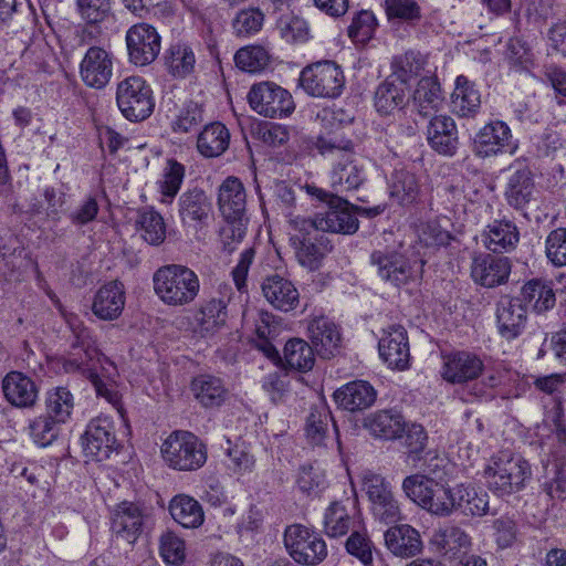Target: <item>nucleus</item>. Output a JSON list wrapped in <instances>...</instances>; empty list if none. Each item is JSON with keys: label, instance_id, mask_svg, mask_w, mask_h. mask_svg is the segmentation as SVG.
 I'll return each mask as SVG.
<instances>
[{"label": "nucleus", "instance_id": "1", "mask_svg": "<svg viewBox=\"0 0 566 566\" xmlns=\"http://www.w3.org/2000/svg\"><path fill=\"white\" fill-rule=\"evenodd\" d=\"M317 151L334 160L329 178L338 192L357 190L366 180L364 164L358 158L355 143L343 133L333 132L317 137Z\"/></svg>", "mask_w": 566, "mask_h": 566}, {"label": "nucleus", "instance_id": "2", "mask_svg": "<svg viewBox=\"0 0 566 566\" xmlns=\"http://www.w3.org/2000/svg\"><path fill=\"white\" fill-rule=\"evenodd\" d=\"M532 478V468L521 454L503 450L492 455L484 467L489 488L500 495L522 491Z\"/></svg>", "mask_w": 566, "mask_h": 566}, {"label": "nucleus", "instance_id": "3", "mask_svg": "<svg viewBox=\"0 0 566 566\" xmlns=\"http://www.w3.org/2000/svg\"><path fill=\"white\" fill-rule=\"evenodd\" d=\"M157 296L167 305L184 306L199 294L200 281L189 268L180 264L160 266L153 276Z\"/></svg>", "mask_w": 566, "mask_h": 566}, {"label": "nucleus", "instance_id": "4", "mask_svg": "<svg viewBox=\"0 0 566 566\" xmlns=\"http://www.w3.org/2000/svg\"><path fill=\"white\" fill-rule=\"evenodd\" d=\"M424 255L426 252L419 250L408 255L407 251L385 248L370 254V264L384 282L399 287L420 276L426 263Z\"/></svg>", "mask_w": 566, "mask_h": 566}, {"label": "nucleus", "instance_id": "5", "mask_svg": "<svg viewBox=\"0 0 566 566\" xmlns=\"http://www.w3.org/2000/svg\"><path fill=\"white\" fill-rule=\"evenodd\" d=\"M401 488L407 497L431 514L449 516L455 510V488L450 489L427 475H409Z\"/></svg>", "mask_w": 566, "mask_h": 566}, {"label": "nucleus", "instance_id": "6", "mask_svg": "<svg viewBox=\"0 0 566 566\" xmlns=\"http://www.w3.org/2000/svg\"><path fill=\"white\" fill-rule=\"evenodd\" d=\"M290 243L297 262L310 271L319 269L324 258L333 250L329 239L313 228L310 219H293Z\"/></svg>", "mask_w": 566, "mask_h": 566}, {"label": "nucleus", "instance_id": "7", "mask_svg": "<svg viewBox=\"0 0 566 566\" xmlns=\"http://www.w3.org/2000/svg\"><path fill=\"white\" fill-rule=\"evenodd\" d=\"M160 452L165 463L178 471H196L207 461V448L189 431H174L161 444Z\"/></svg>", "mask_w": 566, "mask_h": 566}, {"label": "nucleus", "instance_id": "8", "mask_svg": "<svg viewBox=\"0 0 566 566\" xmlns=\"http://www.w3.org/2000/svg\"><path fill=\"white\" fill-rule=\"evenodd\" d=\"M298 83L310 96L335 98L343 92L345 77L335 62L321 61L304 67L300 74Z\"/></svg>", "mask_w": 566, "mask_h": 566}, {"label": "nucleus", "instance_id": "9", "mask_svg": "<svg viewBox=\"0 0 566 566\" xmlns=\"http://www.w3.org/2000/svg\"><path fill=\"white\" fill-rule=\"evenodd\" d=\"M116 102L122 114L130 122L148 118L155 107L153 90L140 76H129L117 84Z\"/></svg>", "mask_w": 566, "mask_h": 566}, {"label": "nucleus", "instance_id": "10", "mask_svg": "<svg viewBox=\"0 0 566 566\" xmlns=\"http://www.w3.org/2000/svg\"><path fill=\"white\" fill-rule=\"evenodd\" d=\"M360 480L374 517L385 524L398 522L401 518V510L391 484L381 474L373 471L364 472Z\"/></svg>", "mask_w": 566, "mask_h": 566}, {"label": "nucleus", "instance_id": "11", "mask_svg": "<svg viewBox=\"0 0 566 566\" xmlns=\"http://www.w3.org/2000/svg\"><path fill=\"white\" fill-rule=\"evenodd\" d=\"M284 546L296 564L315 566L327 556L325 541L315 532L301 524H293L284 532Z\"/></svg>", "mask_w": 566, "mask_h": 566}, {"label": "nucleus", "instance_id": "12", "mask_svg": "<svg viewBox=\"0 0 566 566\" xmlns=\"http://www.w3.org/2000/svg\"><path fill=\"white\" fill-rule=\"evenodd\" d=\"M248 101L253 111L270 118L291 115L295 104L291 93L273 82H260L251 86Z\"/></svg>", "mask_w": 566, "mask_h": 566}, {"label": "nucleus", "instance_id": "13", "mask_svg": "<svg viewBox=\"0 0 566 566\" xmlns=\"http://www.w3.org/2000/svg\"><path fill=\"white\" fill-rule=\"evenodd\" d=\"M125 40L129 62L136 66L151 64L160 52V36L150 24H134L127 30Z\"/></svg>", "mask_w": 566, "mask_h": 566}, {"label": "nucleus", "instance_id": "14", "mask_svg": "<svg viewBox=\"0 0 566 566\" xmlns=\"http://www.w3.org/2000/svg\"><path fill=\"white\" fill-rule=\"evenodd\" d=\"M82 446L87 457L104 461L117 449L114 423L108 417L92 419L82 437Z\"/></svg>", "mask_w": 566, "mask_h": 566}, {"label": "nucleus", "instance_id": "15", "mask_svg": "<svg viewBox=\"0 0 566 566\" xmlns=\"http://www.w3.org/2000/svg\"><path fill=\"white\" fill-rule=\"evenodd\" d=\"M114 54L103 46L92 45L80 63V76L92 88H104L113 76Z\"/></svg>", "mask_w": 566, "mask_h": 566}, {"label": "nucleus", "instance_id": "16", "mask_svg": "<svg viewBox=\"0 0 566 566\" xmlns=\"http://www.w3.org/2000/svg\"><path fill=\"white\" fill-rule=\"evenodd\" d=\"M474 144L479 155L484 157L503 153L513 154L517 149L511 128L502 120H494L484 125L476 134Z\"/></svg>", "mask_w": 566, "mask_h": 566}, {"label": "nucleus", "instance_id": "17", "mask_svg": "<svg viewBox=\"0 0 566 566\" xmlns=\"http://www.w3.org/2000/svg\"><path fill=\"white\" fill-rule=\"evenodd\" d=\"M379 355L394 369L409 368L410 350L407 331L400 325H392L384 332L380 338Z\"/></svg>", "mask_w": 566, "mask_h": 566}, {"label": "nucleus", "instance_id": "18", "mask_svg": "<svg viewBox=\"0 0 566 566\" xmlns=\"http://www.w3.org/2000/svg\"><path fill=\"white\" fill-rule=\"evenodd\" d=\"M511 268V261L506 256L480 254L473 258L471 276L484 287H494L507 282Z\"/></svg>", "mask_w": 566, "mask_h": 566}, {"label": "nucleus", "instance_id": "19", "mask_svg": "<svg viewBox=\"0 0 566 566\" xmlns=\"http://www.w3.org/2000/svg\"><path fill=\"white\" fill-rule=\"evenodd\" d=\"M496 321L500 334L506 339L517 337L527 321L526 306L521 297L503 295L496 304Z\"/></svg>", "mask_w": 566, "mask_h": 566}, {"label": "nucleus", "instance_id": "20", "mask_svg": "<svg viewBox=\"0 0 566 566\" xmlns=\"http://www.w3.org/2000/svg\"><path fill=\"white\" fill-rule=\"evenodd\" d=\"M178 213L184 226L203 228L212 217V202L202 189H188L178 199Z\"/></svg>", "mask_w": 566, "mask_h": 566}, {"label": "nucleus", "instance_id": "21", "mask_svg": "<svg viewBox=\"0 0 566 566\" xmlns=\"http://www.w3.org/2000/svg\"><path fill=\"white\" fill-rule=\"evenodd\" d=\"M146 514L136 503L123 502L115 509L112 530L117 538L133 544L143 532Z\"/></svg>", "mask_w": 566, "mask_h": 566}, {"label": "nucleus", "instance_id": "22", "mask_svg": "<svg viewBox=\"0 0 566 566\" xmlns=\"http://www.w3.org/2000/svg\"><path fill=\"white\" fill-rule=\"evenodd\" d=\"M218 206L226 221L247 219V193L237 177H228L219 187Z\"/></svg>", "mask_w": 566, "mask_h": 566}, {"label": "nucleus", "instance_id": "23", "mask_svg": "<svg viewBox=\"0 0 566 566\" xmlns=\"http://www.w3.org/2000/svg\"><path fill=\"white\" fill-rule=\"evenodd\" d=\"M430 147L444 156H453L458 149L459 136L455 122L447 115L433 116L427 126Z\"/></svg>", "mask_w": 566, "mask_h": 566}, {"label": "nucleus", "instance_id": "24", "mask_svg": "<svg viewBox=\"0 0 566 566\" xmlns=\"http://www.w3.org/2000/svg\"><path fill=\"white\" fill-rule=\"evenodd\" d=\"M483 370V363L469 352H457L444 357L442 377L451 384H462L478 378Z\"/></svg>", "mask_w": 566, "mask_h": 566}, {"label": "nucleus", "instance_id": "25", "mask_svg": "<svg viewBox=\"0 0 566 566\" xmlns=\"http://www.w3.org/2000/svg\"><path fill=\"white\" fill-rule=\"evenodd\" d=\"M125 300L124 284L117 280L111 281L96 292L92 311L99 319L114 321L120 316Z\"/></svg>", "mask_w": 566, "mask_h": 566}, {"label": "nucleus", "instance_id": "26", "mask_svg": "<svg viewBox=\"0 0 566 566\" xmlns=\"http://www.w3.org/2000/svg\"><path fill=\"white\" fill-rule=\"evenodd\" d=\"M266 301L276 310L290 312L300 304V293L287 279L277 274L268 276L261 285Z\"/></svg>", "mask_w": 566, "mask_h": 566}, {"label": "nucleus", "instance_id": "27", "mask_svg": "<svg viewBox=\"0 0 566 566\" xmlns=\"http://www.w3.org/2000/svg\"><path fill=\"white\" fill-rule=\"evenodd\" d=\"M6 399L18 408H32L39 397L35 382L20 371H10L2 380Z\"/></svg>", "mask_w": 566, "mask_h": 566}, {"label": "nucleus", "instance_id": "28", "mask_svg": "<svg viewBox=\"0 0 566 566\" xmlns=\"http://www.w3.org/2000/svg\"><path fill=\"white\" fill-rule=\"evenodd\" d=\"M348 206L347 203L337 208L328 207L327 211L316 213L313 219H310L313 228L321 233H355L358 229V220Z\"/></svg>", "mask_w": 566, "mask_h": 566}, {"label": "nucleus", "instance_id": "29", "mask_svg": "<svg viewBox=\"0 0 566 566\" xmlns=\"http://www.w3.org/2000/svg\"><path fill=\"white\" fill-rule=\"evenodd\" d=\"M384 537L387 548L398 557H413L423 548L419 532L408 524L390 527Z\"/></svg>", "mask_w": 566, "mask_h": 566}, {"label": "nucleus", "instance_id": "30", "mask_svg": "<svg viewBox=\"0 0 566 566\" xmlns=\"http://www.w3.org/2000/svg\"><path fill=\"white\" fill-rule=\"evenodd\" d=\"M376 397L375 388L365 380L350 381L334 394L336 403L352 412L369 408L376 401Z\"/></svg>", "mask_w": 566, "mask_h": 566}, {"label": "nucleus", "instance_id": "31", "mask_svg": "<svg viewBox=\"0 0 566 566\" xmlns=\"http://www.w3.org/2000/svg\"><path fill=\"white\" fill-rule=\"evenodd\" d=\"M231 291L230 286H223L220 297H212L199 308L195 319L200 328V333L211 334L224 325L228 317L227 305L230 301Z\"/></svg>", "mask_w": 566, "mask_h": 566}, {"label": "nucleus", "instance_id": "32", "mask_svg": "<svg viewBox=\"0 0 566 566\" xmlns=\"http://www.w3.org/2000/svg\"><path fill=\"white\" fill-rule=\"evenodd\" d=\"M535 192L533 174L524 166L515 169L509 177L504 195L511 207L523 209L534 199Z\"/></svg>", "mask_w": 566, "mask_h": 566}, {"label": "nucleus", "instance_id": "33", "mask_svg": "<svg viewBox=\"0 0 566 566\" xmlns=\"http://www.w3.org/2000/svg\"><path fill=\"white\" fill-rule=\"evenodd\" d=\"M481 106V95L475 85L464 75L455 78V87L451 94L450 107L459 117H474Z\"/></svg>", "mask_w": 566, "mask_h": 566}, {"label": "nucleus", "instance_id": "34", "mask_svg": "<svg viewBox=\"0 0 566 566\" xmlns=\"http://www.w3.org/2000/svg\"><path fill=\"white\" fill-rule=\"evenodd\" d=\"M482 238L486 249L494 253H502L515 248L520 240V233L513 222L495 220L486 227Z\"/></svg>", "mask_w": 566, "mask_h": 566}, {"label": "nucleus", "instance_id": "35", "mask_svg": "<svg viewBox=\"0 0 566 566\" xmlns=\"http://www.w3.org/2000/svg\"><path fill=\"white\" fill-rule=\"evenodd\" d=\"M431 544L439 554L448 558H455L461 552H467L470 548L471 538L460 527L447 525L433 533Z\"/></svg>", "mask_w": 566, "mask_h": 566}, {"label": "nucleus", "instance_id": "36", "mask_svg": "<svg viewBox=\"0 0 566 566\" xmlns=\"http://www.w3.org/2000/svg\"><path fill=\"white\" fill-rule=\"evenodd\" d=\"M375 107L378 113L388 115L403 108L408 103V87L387 77L375 92Z\"/></svg>", "mask_w": 566, "mask_h": 566}, {"label": "nucleus", "instance_id": "37", "mask_svg": "<svg viewBox=\"0 0 566 566\" xmlns=\"http://www.w3.org/2000/svg\"><path fill=\"white\" fill-rule=\"evenodd\" d=\"M307 333L316 350L324 356L333 355L340 342L337 326L324 316L313 318L308 323Z\"/></svg>", "mask_w": 566, "mask_h": 566}, {"label": "nucleus", "instance_id": "38", "mask_svg": "<svg viewBox=\"0 0 566 566\" xmlns=\"http://www.w3.org/2000/svg\"><path fill=\"white\" fill-rule=\"evenodd\" d=\"M230 132L220 122L205 126L197 138V149L206 158L219 157L229 147Z\"/></svg>", "mask_w": 566, "mask_h": 566}, {"label": "nucleus", "instance_id": "39", "mask_svg": "<svg viewBox=\"0 0 566 566\" xmlns=\"http://www.w3.org/2000/svg\"><path fill=\"white\" fill-rule=\"evenodd\" d=\"M412 99L417 112L423 117L438 112L443 104L442 91L438 80L432 76L422 77L417 84Z\"/></svg>", "mask_w": 566, "mask_h": 566}, {"label": "nucleus", "instance_id": "40", "mask_svg": "<svg viewBox=\"0 0 566 566\" xmlns=\"http://www.w3.org/2000/svg\"><path fill=\"white\" fill-rule=\"evenodd\" d=\"M365 427L373 436L391 440L401 436L406 429V423L398 411L390 409L371 413L365 420Z\"/></svg>", "mask_w": 566, "mask_h": 566}, {"label": "nucleus", "instance_id": "41", "mask_svg": "<svg viewBox=\"0 0 566 566\" xmlns=\"http://www.w3.org/2000/svg\"><path fill=\"white\" fill-rule=\"evenodd\" d=\"M191 390L196 399L206 408L219 407L228 397V389L223 381L210 375L196 377L191 382Z\"/></svg>", "mask_w": 566, "mask_h": 566}, {"label": "nucleus", "instance_id": "42", "mask_svg": "<svg viewBox=\"0 0 566 566\" xmlns=\"http://www.w3.org/2000/svg\"><path fill=\"white\" fill-rule=\"evenodd\" d=\"M171 517L186 528H197L205 521L200 503L191 496L179 494L172 497L169 504Z\"/></svg>", "mask_w": 566, "mask_h": 566}, {"label": "nucleus", "instance_id": "43", "mask_svg": "<svg viewBox=\"0 0 566 566\" xmlns=\"http://www.w3.org/2000/svg\"><path fill=\"white\" fill-rule=\"evenodd\" d=\"M420 185L415 174L406 169H396L389 180L390 198L401 206H409L419 197Z\"/></svg>", "mask_w": 566, "mask_h": 566}, {"label": "nucleus", "instance_id": "44", "mask_svg": "<svg viewBox=\"0 0 566 566\" xmlns=\"http://www.w3.org/2000/svg\"><path fill=\"white\" fill-rule=\"evenodd\" d=\"M136 228L140 237L150 245H160L166 239V223L153 208H143L137 213Z\"/></svg>", "mask_w": 566, "mask_h": 566}, {"label": "nucleus", "instance_id": "45", "mask_svg": "<svg viewBox=\"0 0 566 566\" xmlns=\"http://www.w3.org/2000/svg\"><path fill=\"white\" fill-rule=\"evenodd\" d=\"M390 66L391 74L389 77L407 86L412 78L420 74L424 66V60L419 52L410 50L395 55Z\"/></svg>", "mask_w": 566, "mask_h": 566}, {"label": "nucleus", "instance_id": "46", "mask_svg": "<svg viewBox=\"0 0 566 566\" xmlns=\"http://www.w3.org/2000/svg\"><path fill=\"white\" fill-rule=\"evenodd\" d=\"M169 73L174 77L185 78L191 74L196 65V56L192 49L185 43H176L170 46L166 57Z\"/></svg>", "mask_w": 566, "mask_h": 566}, {"label": "nucleus", "instance_id": "47", "mask_svg": "<svg viewBox=\"0 0 566 566\" xmlns=\"http://www.w3.org/2000/svg\"><path fill=\"white\" fill-rule=\"evenodd\" d=\"M284 359L290 369L303 373L312 369L315 361L313 348L300 338L291 339L285 344Z\"/></svg>", "mask_w": 566, "mask_h": 566}, {"label": "nucleus", "instance_id": "48", "mask_svg": "<svg viewBox=\"0 0 566 566\" xmlns=\"http://www.w3.org/2000/svg\"><path fill=\"white\" fill-rule=\"evenodd\" d=\"M74 408V398L70 390L57 387L48 392L45 398V413L64 424L69 421Z\"/></svg>", "mask_w": 566, "mask_h": 566}, {"label": "nucleus", "instance_id": "49", "mask_svg": "<svg viewBox=\"0 0 566 566\" xmlns=\"http://www.w3.org/2000/svg\"><path fill=\"white\" fill-rule=\"evenodd\" d=\"M455 510L467 516H483L489 510L488 494H478L474 489L463 484L455 486Z\"/></svg>", "mask_w": 566, "mask_h": 566}, {"label": "nucleus", "instance_id": "50", "mask_svg": "<svg viewBox=\"0 0 566 566\" xmlns=\"http://www.w3.org/2000/svg\"><path fill=\"white\" fill-rule=\"evenodd\" d=\"M235 65L248 73H260L270 63L268 50L261 45H248L237 51L234 55Z\"/></svg>", "mask_w": 566, "mask_h": 566}, {"label": "nucleus", "instance_id": "51", "mask_svg": "<svg viewBox=\"0 0 566 566\" xmlns=\"http://www.w3.org/2000/svg\"><path fill=\"white\" fill-rule=\"evenodd\" d=\"M352 526L353 520L344 505L334 502L327 507L324 516V530L329 537L346 535Z\"/></svg>", "mask_w": 566, "mask_h": 566}, {"label": "nucleus", "instance_id": "52", "mask_svg": "<svg viewBox=\"0 0 566 566\" xmlns=\"http://www.w3.org/2000/svg\"><path fill=\"white\" fill-rule=\"evenodd\" d=\"M417 237L418 244L428 250L446 247L452 239L450 232L436 220L420 222L417 227Z\"/></svg>", "mask_w": 566, "mask_h": 566}, {"label": "nucleus", "instance_id": "53", "mask_svg": "<svg viewBox=\"0 0 566 566\" xmlns=\"http://www.w3.org/2000/svg\"><path fill=\"white\" fill-rule=\"evenodd\" d=\"M62 423L44 413L29 424L30 437L40 447L50 446L60 434Z\"/></svg>", "mask_w": 566, "mask_h": 566}, {"label": "nucleus", "instance_id": "54", "mask_svg": "<svg viewBox=\"0 0 566 566\" xmlns=\"http://www.w3.org/2000/svg\"><path fill=\"white\" fill-rule=\"evenodd\" d=\"M384 6L389 21L416 24L422 17L421 8L415 0H385Z\"/></svg>", "mask_w": 566, "mask_h": 566}, {"label": "nucleus", "instance_id": "55", "mask_svg": "<svg viewBox=\"0 0 566 566\" xmlns=\"http://www.w3.org/2000/svg\"><path fill=\"white\" fill-rule=\"evenodd\" d=\"M159 553L165 563L179 566L186 559V543L176 533L167 531L159 538Z\"/></svg>", "mask_w": 566, "mask_h": 566}, {"label": "nucleus", "instance_id": "56", "mask_svg": "<svg viewBox=\"0 0 566 566\" xmlns=\"http://www.w3.org/2000/svg\"><path fill=\"white\" fill-rule=\"evenodd\" d=\"M345 548L364 566H373L375 545L366 532L353 531L346 539Z\"/></svg>", "mask_w": 566, "mask_h": 566}, {"label": "nucleus", "instance_id": "57", "mask_svg": "<svg viewBox=\"0 0 566 566\" xmlns=\"http://www.w3.org/2000/svg\"><path fill=\"white\" fill-rule=\"evenodd\" d=\"M203 106L196 102H189L180 111L172 123L175 133H189L197 129L205 120Z\"/></svg>", "mask_w": 566, "mask_h": 566}, {"label": "nucleus", "instance_id": "58", "mask_svg": "<svg viewBox=\"0 0 566 566\" xmlns=\"http://www.w3.org/2000/svg\"><path fill=\"white\" fill-rule=\"evenodd\" d=\"M81 18L88 24H97L111 15V0H76Z\"/></svg>", "mask_w": 566, "mask_h": 566}, {"label": "nucleus", "instance_id": "59", "mask_svg": "<svg viewBox=\"0 0 566 566\" xmlns=\"http://www.w3.org/2000/svg\"><path fill=\"white\" fill-rule=\"evenodd\" d=\"M185 178V167L175 159H168L164 169L160 190L165 198L171 201L178 193Z\"/></svg>", "mask_w": 566, "mask_h": 566}, {"label": "nucleus", "instance_id": "60", "mask_svg": "<svg viewBox=\"0 0 566 566\" xmlns=\"http://www.w3.org/2000/svg\"><path fill=\"white\" fill-rule=\"evenodd\" d=\"M298 489L308 495H317L326 486L325 474L313 465H302L296 478Z\"/></svg>", "mask_w": 566, "mask_h": 566}, {"label": "nucleus", "instance_id": "61", "mask_svg": "<svg viewBox=\"0 0 566 566\" xmlns=\"http://www.w3.org/2000/svg\"><path fill=\"white\" fill-rule=\"evenodd\" d=\"M331 413L325 408L311 411L306 421V436L311 443L319 446L324 442L328 430Z\"/></svg>", "mask_w": 566, "mask_h": 566}, {"label": "nucleus", "instance_id": "62", "mask_svg": "<svg viewBox=\"0 0 566 566\" xmlns=\"http://www.w3.org/2000/svg\"><path fill=\"white\" fill-rule=\"evenodd\" d=\"M264 14L258 8L239 11L233 19V30L238 35H250L259 32L263 25Z\"/></svg>", "mask_w": 566, "mask_h": 566}, {"label": "nucleus", "instance_id": "63", "mask_svg": "<svg viewBox=\"0 0 566 566\" xmlns=\"http://www.w3.org/2000/svg\"><path fill=\"white\" fill-rule=\"evenodd\" d=\"M273 200L274 205L279 210L282 211V213L287 219V222L290 224V228H292V220L293 219H305L301 216H295L293 213V208L295 207V191L293 187H291L285 181H279L274 185L273 189Z\"/></svg>", "mask_w": 566, "mask_h": 566}, {"label": "nucleus", "instance_id": "64", "mask_svg": "<svg viewBox=\"0 0 566 566\" xmlns=\"http://www.w3.org/2000/svg\"><path fill=\"white\" fill-rule=\"evenodd\" d=\"M545 253L555 266L566 265V228L549 232L545 241Z\"/></svg>", "mask_w": 566, "mask_h": 566}]
</instances>
